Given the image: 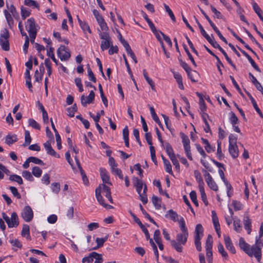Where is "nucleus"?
I'll use <instances>...</instances> for the list:
<instances>
[{
	"mask_svg": "<svg viewBox=\"0 0 263 263\" xmlns=\"http://www.w3.org/2000/svg\"><path fill=\"white\" fill-rule=\"evenodd\" d=\"M229 152L233 158H236L238 156V148L237 145L229 146Z\"/></svg>",
	"mask_w": 263,
	"mask_h": 263,
	"instance_id": "18",
	"label": "nucleus"
},
{
	"mask_svg": "<svg viewBox=\"0 0 263 263\" xmlns=\"http://www.w3.org/2000/svg\"><path fill=\"white\" fill-rule=\"evenodd\" d=\"M22 176L26 179L30 181H32L34 180L31 173L27 171H24L22 172Z\"/></svg>",
	"mask_w": 263,
	"mask_h": 263,
	"instance_id": "56",
	"label": "nucleus"
},
{
	"mask_svg": "<svg viewBox=\"0 0 263 263\" xmlns=\"http://www.w3.org/2000/svg\"><path fill=\"white\" fill-rule=\"evenodd\" d=\"M96 192V198L99 202V203L102 205L103 207L107 209H113L114 207L109 204H106L104 202V199L103 197L101 196V185H100L95 191Z\"/></svg>",
	"mask_w": 263,
	"mask_h": 263,
	"instance_id": "6",
	"label": "nucleus"
},
{
	"mask_svg": "<svg viewBox=\"0 0 263 263\" xmlns=\"http://www.w3.org/2000/svg\"><path fill=\"white\" fill-rule=\"evenodd\" d=\"M103 186V193H105V197L108 199L109 201L111 203H113V199L111 196V192H110V187L104 184H102Z\"/></svg>",
	"mask_w": 263,
	"mask_h": 263,
	"instance_id": "19",
	"label": "nucleus"
},
{
	"mask_svg": "<svg viewBox=\"0 0 263 263\" xmlns=\"http://www.w3.org/2000/svg\"><path fill=\"white\" fill-rule=\"evenodd\" d=\"M244 228L247 231L248 234H250L252 231L251 229V220L248 214L245 215L243 219Z\"/></svg>",
	"mask_w": 263,
	"mask_h": 263,
	"instance_id": "12",
	"label": "nucleus"
},
{
	"mask_svg": "<svg viewBox=\"0 0 263 263\" xmlns=\"http://www.w3.org/2000/svg\"><path fill=\"white\" fill-rule=\"evenodd\" d=\"M152 202H153V204L154 205V206H155V208L159 210L161 208V199L160 198H159L158 197H157V196H155L154 195L152 197Z\"/></svg>",
	"mask_w": 263,
	"mask_h": 263,
	"instance_id": "42",
	"label": "nucleus"
},
{
	"mask_svg": "<svg viewBox=\"0 0 263 263\" xmlns=\"http://www.w3.org/2000/svg\"><path fill=\"white\" fill-rule=\"evenodd\" d=\"M238 49L247 58L252 67L258 72H261V70L258 65L255 63L252 58L243 50L238 47Z\"/></svg>",
	"mask_w": 263,
	"mask_h": 263,
	"instance_id": "11",
	"label": "nucleus"
},
{
	"mask_svg": "<svg viewBox=\"0 0 263 263\" xmlns=\"http://www.w3.org/2000/svg\"><path fill=\"white\" fill-rule=\"evenodd\" d=\"M97 255H98L97 252H91V253H90L89 254V255L88 256L83 258V259L82 260V262L83 263H84L86 262H91L93 260V257H95V256H97Z\"/></svg>",
	"mask_w": 263,
	"mask_h": 263,
	"instance_id": "37",
	"label": "nucleus"
},
{
	"mask_svg": "<svg viewBox=\"0 0 263 263\" xmlns=\"http://www.w3.org/2000/svg\"><path fill=\"white\" fill-rule=\"evenodd\" d=\"M239 246L241 249L245 252L247 254H250L252 253L250 251V245L246 242L244 239L242 237H240L239 240Z\"/></svg>",
	"mask_w": 263,
	"mask_h": 263,
	"instance_id": "14",
	"label": "nucleus"
},
{
	"mask_svg": "<svg viewBox=\"0 0 263 263\" xmlns=\"http://www.w3.org/2000/svg\"><path fill=\"white\" fill-rule=\"evenodd\" d=\"M187 76L193 82H197L199 76V73L196 71L192 70L187 73Z\"/></svg>",
	"mask_w": 263,
	"mask_h": 263,
	"instance_id": "28",
	"label": "nucleus"
},
{
	"mask_svg": "<svg viewBox=\"0 0 263 263\" xmlns=\"http://www.w3.org/2000/svg\"><path fill=\"white\" fill-rule=\"evenodd\" d=\"M217 247L218 252L221 255L223 261L228 260L229 259L228 254L225 251L224 248L221 243L219 242Z\"/></svg>",
	"mask_w": 263,
	"mask_h": 263,
	"instance_id": "20",
	"label": "nucleus"
},
{
	"mask_svg": "<svg viewBox=\"0 0 263 263\" xmlns=\"http://www.w3.org/2000/svg\"><path fill=\"white\" fill-rule=\"evenodd\" d=\"M24 4L28 6H34L37 8H39V5L37 3L33 0H25Z\"/></svg>",
	"mask_w": 263,
	"mask_h": 263,
	"instance_id": "60",
	"label": "nucleus"
},
{
	"mask_svg": "<svg viewBox=\"0 0 263 263\" xmlns=\"http://www.w3.org/2000/svg\"><path fill=\"white\" fill-rule=\"evenodd\" d=\"M32 174L36 177H40L42 173V170L39 166H34L32 170Z\"/></svg>",
	"mask_w": 263,
	"mask_h": 263,
	"instance_id": "50",
	"label": "nucleus"
},
{
	"mask_svg": "<svg viewBox=\"0 0 263 263\" xmlns=\"http://www.w3.org/2000/svg\"><path fill=\"white\" fill-rule=\"evenodd\" d=\"M9 228L16 227L19 224L18 218L15 212H13L9 218V221L7 222Z\"/></svg>",
	"mask_w": 263,
	"mask_h": 263,
	"instance_id": "9",
	"label": "nucleus"
},
{
	"mask_svg": "<svg viewBox=\"0 0 263 263\" xmlns=\"http://www.w3.org/2000/svg\"><path fill=\"white\" fill-rule=\"evenodd\" d=\"M212 36H213L212 34ZM205 39L215 48H218L219 50H220L221 48H222L221 46L218 44V43L215 40L214 37L211 38V36L209 35Z\"/></svg>",
	"mask_w": 263,
	"mask_h": 263,
	"instance_id": "35",
	"label": "nucleus"
},
{
	"mask_svg": "<svg viewBox=\"0 0 263 263\" xmlns=\"http://www.w3.org/2000/svg\"><path fill=\"white\" fill-rule=\"evenodd\" d=\"M0 45L3 50L8 51L9 50V43L8 40L0 39Z\"/></svg>",
	"mask_w": 263,
	"mask_h": 263,
	"instance_id": "45",
	"label": "nucleus"
},
{
	"mask_svg": "<svg viewBox=\"0 0 263 263\" xmlns=\"http://www.w3.org/2000/svg\"><path fill=\"white\" fill-rule=\"evenodd\" d=\"M44 146L48 154L57 158L60 157V155L57 154L55 151L52 148L49 141H48L44 143Z\"/></svg>",
	"mask_w": 263,
	"mask_h": 263,
	"instance_id": "13",
	"label": "nucleus"
},
{
	"mask_svg": "<svg viewBox=\"0 0 263 263\" xmlns=\"http://www.w3.org/2000/svg\"><path fill=\"white\" fill-rule=\"evenodd\" d=\"M188 235V233L182 232L181 233H179L176 235V240H175L181 243L182 245H185L187 241Z\"/></svg>",
	"mask_w": 263,
	"mask_h": 263,
	"instance_id": "15",
	"label": "nucleus"
},
{
	"mask_svg": "<svg viewBox=\"0 0 263 263\" xmlns=\"http://www.w3.org/2000/svg\"><path fill=\"white\" fill-rule=\"evenodd\" d=\"M143 74L145 79L148 83V84L151 86L152 90H155V83L153 81V80L148 77V73L146 71L145 69H143Z\"/></svg>",
	"mask_w": 263,
	"mask_h": 263,
	"instance_id": "36",
	"label": "nucleus"
},
{
	"mask_svg": "<svg viewBox=\"0 0 263 263\" xmlns=\"http://www.w3.org/2000/svg\"><path fill=\"white\" fill-rule=\"evenodd\" d=\"M4 14L8 23V25L11 28L13 25V20L11 16V15L8 12L7 10H4Z\"/></svg>",
	"mask_w": 263,
	"mask_h": 263,
	"instance_id": "38",
	"label": "nucleus"
},
{
	"mask_svg": "<svg viewBox=\"0 0 263 263\" xmlns=\"http://www.w3.org/2000/svg\"><path fill=\"white\" fill-rule=\"evenodd\" d=\"M25 143L23 144V146H26L31 143V138L30 135V132L28 130H26L25 132Z\"/></svg>",
	"mask_w": 263,
	"mask_h": 263,
	"instance_id": "49",
	"label": "nucleus"
},
{
	"mask_svg": "<svg viewBox=\"0 0 263 263\" xmlns=\"http://www.w3.org/2000/svg\"><path fill=\"white\" fill-rule=\"evenodd\" d=\"M190 196L191 199L192 201V202L195 204V205L196 206H198V201L197 199V195H196V192L194 191H191L190 194Z\"/></svg>",
	"mask_w": 263,
	"mask_h": 263,
	"instance_id": "57",
	"label": "nucleus"
},
{
	"mask_svg": "<svg viewBox=\"0 0 263 263\" xmlns=\"http://www.w3.org/2000/svg\"><path fill=\"white\" fill-rule=\"evenodd\" d=\"M183 48H184V50H185V52L186 53V54H187V56H188V57H189V59L191 60V61L192 62V63H193V64L194 65V66L195 67H196V66H197L196 63V62H195V60H194V58H193V56L192 55V54H191V53L190 52V51H189V49H188V48H187V47L186 45H184H184H183Z\"/></svg>",
	"mask_w": 263,
	"mask_h": 263,
	"instance_id": "53",
	"label": "nucleus"
},
{
	"mask_svg": "<svg viewBox=\"0 0 263 263\" xmlns=\"http://www.w3.org/2000/svg\"><path fill=\"white\" fill-rule=\"evenodd\" d=\"M165 217H170V218L174 221H177L178 219V215L177 213L173 210H170L165 215Z\"/></svg>",
	"mask_w": 263,
	"mask_h": 263,
	"instance_id": "23",
	"label": "nucleus"
},
{
	"mask_svg": "<svg viewBox=\"0 0 263 263\" xmlns=\"http://www.w3.org/2000/svg\"><path fill=\"white\" fill-rule=\"evenodd\" d=\"M180 136L182 139V142L186 155L190 160H192L193 158L191 152L190 141L189 137L187 135L182 132L180 133Z\"/></svg>",
	"mask_w": 263,
	"mask_h": 263,
	"instance_id": "3",
	"label": "nucleus"
},
{
	"mask_svg": "<svg viewBox=\"0 0 263 263\" xmlns=\"http://www.w3.org/2000/svg\"><path fill=\"white\" fill-rule=\"evenodd\" d=\"M57 54L61 61H67L70 57V53L64 45H61L57 50Z\"/></svg>",
	"mask_w": 263,
	"mask_h": 263,
	"instance_id": "5",
	"label": "nucleus"
},
{
	"mask_svg": "<svg viewBox=\"0 0 263 263\" xmlns=\"http://www.w3.org/2000/svg\"><path fill=\"white\" fill-rule=\"evenodd\" d=\"M21 216L26 222L31 221L33 218V212L31 208L29 205L25 206L22 211Z\"/></svg>",
	"mask_w": 263,
	"mask_h": 263,
	"instance_id": "4",
	"label": "nucleus"
},
{
	"mask_svg": "<svg viewBox=\"0 0 263 263\" xmlns=\"http://www.w3.org/2000/svg\"><path fill=\"white\" fill-rule=\"evenodd\" d=\"M18 139L16 135H8L5 138V142L9 145H11L17 141Z\"/></svg>",
	"mask_w": 263,
	"mask_h": 263,
	"instance_id": "27",
	"label": "nucleus"
},
{
	"mask_svg": "<svg viewBox=\"0 0 263 263\" xmlns=\"http://www.w3.org/2000/svg\"><path fill=\"white\" fill-rule=\"evenodd\" d=\"M134 185L136 186V191L140 195L144 184L142 180L138 179L137 177L134 178Z\"/></svg>",
	"mask_w": 263,
	"mask_h": 263,
	"instance_id": "17",
	"label": "nucleus"
},
{
	"mask_svg": "<svg viewBox=\"0 0 263 263\" xmlns=\"http://www.w3.org/2000/svg\"><path fill=\"white\" fill-rule=\"evenodd\" d=\"M21 235L23 237H26L27 238L30 237V229L28 225H23Z\"/></svg>",
	"mask_w": 263,
	"mask_h": 263,
	"instance_id": "39",
	"label": "nucleus"
},
{
	"mask_svg": "<svg viewBox=\"0 0 263 263\" xmlns=\"http://www.w3.org/2000/svg\"><path fill=\"white\" fill-rule=\"evenodd\" d=\"M195 233V238H202L203 236V228L201 224L196 225Z\"/></svg>",
	"mask_w": 263,
	"mask_h": 263,
	"instance_id": "22",
	"label": "nucleus"
},
{
	"mask_svg": "<svg viewBox=\"0 0 263 263\" xmlns=\"http://www.w3.org/2000/svg\"><path fill=\"white\" fill-rule=\"evenodd\" d=\"M195 18V21H196V23L197 24L198 27H199V28L200 30V32L201 33V34L202 35V36L205 38L206 39L208 36H209V35L208 34L206 33V31L204 30L203 27H202V26L201 25V24L199 23V22L198 21V20L196 18V17L195 16H194Z\"/></svg>",
	"mask_w": 263,
	"mask_h": 263,
	"instance_id": "48",
	"label": "nucleus"
},
{
	"mask_svg": "<svg viewBox=\"0 0 263 263\" xmlns=\"http://www.w3.org/2000/svg\"><path fill=\"white\" fill-rule=\"evenodd\" d=\"M9 189L13 195L17 199L21 198V195L18 193L17 189L14 186H10Z\"/></svg>",
	"mask_w": 263,
	"mask_h": 263,
	"instance_id": "62",
	"label": "nucleus"
},
{
	"mask_svg": "<svg viewBox=\"0 0 263 263\" xmlns=\"http://www.w3.org/2000/svg\"><path fill=\"white\" fill-rule=\"evenodd\" d=\"M95 94L93 90L90 91L88 97H85L84 95H82L81 97V102L82 105L85 107L88 104H90L93 102L95 99Z\"/></svg>",
	"mask_w": 263,
	"mask_h": 263,
	"instance_id": "8",
	"label": "nucleus"
},
{
	"mask_svg": "<svg viewBox=\"0 0 263 263\" xmlns=\"http://www.w3.org/2000/svg\"><path fill=\"white\" fill-rule=\"evenodd\" d=\"M37 25L35 23L34 19L31 17L27 20L26 28L28 33L37 32L36 27Z\"/></svg>",
	"mask_w": 263,
	"mask_h": 263,
	"instance_id": "7",
	"label": "nucleus"
},
{
	"mask_svg": "<svg viewBox=\"0 0 263 263\" xmlns=\"http://www.w3.org/2000/svg\"><path fill=\"white\" fill-rule=\"evenodd\" d=\"M9 180L12 181L16 182L19 184H22L23 181L21 176L17 175H11L9 177Z\"/></svg>",
	"mask_w": 263,
	"mask_h": 263,
	"instance_id": "40",
	"label": "nucleus"
},
{
	"mask_svg": "<svg viewBox=\"0 0 263 263\" xmlns=\"http://www.w3.org/2000/svg\"><path fill=\"white\" fill-rule=\"evenodd\" d=\"M177 221L179 222L182 232L188 233L187 229L185 226V222L184 218L183 217H181L180 219H179Z\"/></svg>",
	"mask_w": 263,
	"mask_h": 263,
	"instance_id": "44",
	"label": "nucleus"
},
{
	"mask_svg": "<svg viewBox=\"0 0 263 263\" xmlns=\"http://www.w3.org/2000/svg\"><path fill=\"white\" fill-rule=\"evenodd\" d=\"M164 7L165 8V11L167 12V13L168 14L169 16L171 18L172 20L174 22H176V18H175V15H174V13H173V11L171 10V9L169 7V6L168 5H167L166 4H164Z\"/></svg>",
	"mask_w": 263,
	"mask_h": 263,
	"instance_id": "54",
	"label": "nucleus"
},
{
	"mask_svg": "<svg viewBox=\"0 0 263 263\" xmlns=\"http://www.w3.org/2000/svg\"><path fill=\"white\" fill-rule=\"evenodd\" d=\"M165 148L167 154L168 155L170 159L176 157V155L174 152L172 146L168 142L165 143Z\"/></svg>",
	"mask_w": 263,
	"mask_h": 263,
	"instance_id": "25",
	"label": "nucleus"
},
{
	"mask_svg": "<svg viewBox=\"0 0 263 263\" xmlns=\"http://www.w3.org/2000/svg\"><path fill=\"white\" fill-rule=\"evenodd\" d=\"M28 160L30 161L31 162H33L35 164H38L42 165H44V163L42 160L35 157H30L28 158Z\"/></svg>",
	"mask_w": 263,
	"mask_h": 263,
	"instance_id": "61",
	"label": "nucleus"
},
{
	"mask_svg": "<svg viewBox=\"0 0 263 263\" xmlns=\"http://www.w3.org/2000/svg\"><path fill=\"white\" fill-rule=\"evenodd\" d=\"M99 36L102 40L101 43V49L102 51H104L109 48L110 45L112 44L111 38L109 33L107 32H101L99 31Z\"/></svg>",
	"mask_w": 263,
	"mask_h": 263,
	"instance_id": "2",
	"label": "nucleus"
},
{
	"mask_svg": "<svg viewBox=\"0 0 263 263\" xmlns=\"http://www.w3.org/2000/svg\"><path fill=\"white\" fill-rule=\"evenodd\" d=\"M129 130L128 127L126 126L123 129V136L125 142V145L126 147H129Z\"/></svg>",
	"mask_w": 263,
	"mask_h": 263,
	"instance_id": "30",
	"label": "nucleus"
},
{
	"mask_svg": "<svg viewBox=\"0 0 263 263\" xmlns=\"http://www.w3.org/2000/svg\"><path fill=\"white\" fill-rule=\"evenodd\" d=\"M77 111V106L76 104H74L72 107L67 109V115L70 117L74 116V113Z\"/></svg>",
	"mask_w": 263,
	"mask_h": 263,
	"instance_id": "43",
	"label": "nucleus"
},
{
	"mask_svg": "<svg viewBox=\"0 0 263 263\" xmlns=\"http://www.w3.org/2000/svg\"><path fill=\"white\" fill-rule=\"evenodd\" d=\"M135 221L139 225V226L142 229V231L143 232L145 235L146 239L148 240V239L149 238V234L147 229L142 224V223L141 222L139 218L136 219V220Z\"/></svg>",
	"mask_w": 263,
	"mask_h": 263,
	"instance_id": "33",
	"label": "nucleus"
},
{
	"mask_svg": "<svg viewBox=\"0 0 263 263\" xmlns=\"http://www.w3.org/2000/svg\"><path fill=\"white\" fill-rule=\"evenodd\" d=\"M199 191L201 194V196L202 201H203L204 204L206 205H207L208 204V202L207 198H206V194L204 191V187H200V188H199Z\"/></svg>",
	"mask_w": 263,
	"mask_h": 263,
	"instance_id": "55",
	"label": "nucleus"
},
{
	"mask_svg": "<svg viewBox=\"0 0 263 263\" xmlns=\"http://www.w3.org/2000/svg\"><path fill=\"white\" fill-rule=\"evenodd\" d=\"M201 140L202 143L205 145L204 148L208 153H211L212 151H214V149L211 147L207 139L202 138Z\"/></svg>",
	"mask_w": 263,
	"mask_h": 263,
	"instance_id": "46",
	"label": "nucleus"
},
{
	"mask_svg": "<svg viewBox=\"0 0 263 263\" xmlns=\"http://www.w3.org/2000/svg\"><path fill=\"white\" fill-rule=\"evenodd\" d=\"M213 238L211 235H209L205 243V249L206 250H212Z\"/></svg>",
	"mask_w": 263,
	"mask_h": 263,
	"instance_id": "41",
	"label": "nucleus"
},
{
	"mask_svg": "<svg viewBox=\"0 0 263 263\" xmlns=\"http://www.w3.org/2000/svg\"><path fill=\"white\" fill-rule=\"evenodd\" d=\"M232 205L233 206L235 211L240 210L242 208V204L240 203V202L237 200H233Z\"/></svg>",
	"mask_w": 263,
	"mask_h": 263,
	"instance_id": "64",
	"label": "nucleus"
},
{
	"mask_svg": "<svg viewBox=\"0 0 263 263\" xmlns=\"http://www.w3.org/2000/svg\"><path fill=\"white\" fill-rule=\"evenodd\" d=\"M205 181L210 189L214 191H217L218 190V185L213 179L212 177L209 179H206Z\"/></svg>",
	"mask_w": 263,
	"mask_h": 263,
	"instance_id": "26",
	"label": "nucleus"
},
{
	"mask_svg": "<svg viewBox=\"0 0 263 263\" xmlns=\"http://www.w3.org/2000/svg\"><path fill=\"white\" fill-rule=\"evenodd\" d=\"M224 241L226 248L232 253L235 254L236 250L230 237L229 236L224 235Z\"/></svg>",
	"mask_w": 263,
	"mask_h": 263,
	"instance_id": "10",
	"label": "nucleus"
},
{
	"mask_svg": "<svg viewBox=\"0 0 263 263\" xmlns=\"http://www.w3.org/2000/svg\"><path fill=\"white\" fill-rule=\"evenodd\" d=\"M147 190V186L145 184H144L143 192L141 193L139 196L140 199L143 202V204L146 203L148 201L146 195Z\"/></svg>",
	"mask_w": 263,
	"mask_h": 263,
	"instance_id": "32",
	"label": "nucleus"
},
{
	"mask_svg": "<svg viewBox=\"0 0 263 263\" xmlns=\"http://www.w3.org/2000/svg\"><path fill=\"white\" fill-rule=\"evenodd\" d=\"M171 244L172 247L178 252L180 253L182 252V244H181V243L176 241L175 240H171Z\"/></svg>",
	"mask_w": 263,
	"mask_h": 263,
	"instance_id": "29",
	"label": "nucleus"
},
{
	"mask_svg": "<svg viewBox=\"0 0 263 263\" xmlns=\"http://www.w3.org/2000/svg\"><path fill=\"white\" fill-rule=\"evenodd\" d=\"M194 173L195 177L198 183L199 188L204 187V183L200 173L197 170L194 171Z\"/></svg>",
	"mask_w": 263,
	"mask_h": 263,
	"instance_id": "21",
	"label": "nucleus"
},
{
	"mask_svg": "<svg viewBox=\"0 0 263 263\" xmlns=\"http://www.w3.org/2000/svg\"><path fill=\"white\" fill-rule=\"evenodd\" d=\"M30 14V12L27 9L22 7H21V16L23 20H25L27 17L29 16Z\"/></svg>",
	"mask_w": 263,
	"mask_h": 263,
	"instance_id": "63",
	"label": "nucleus"
},
{
	"mask_svg": "<svg viewBox=\"0 0 263 263\" xmlns=\"http://www.w3.org/2000/svg\"><path fill=\"white\" fill-rule=\"evenodd\" d=\"M28 124L29 126H31L32 128L40 130L41 129V126L39 123H37L34 119H29L28 120Z\"/></svg>",
	"mask_w": 263,
	"mask_h": 263,
	"instance_id": "51",
	"label": "nucleus"
},
{
	"mask_svg": "<svg viewBox=\"0 0 263 263\" xmlns=\"http://www.w3.org/2000/svg\"><path fill=\"white\" fill-rule=\"evenodd\" d=\"M155 182H156L154 183V184L158 188L160 194H164L167 198H169L170 196L168 194L166 191H163V189H162L161 187L160 181L159 180H158L157 181H155Z\"/></svg>",
	"mask_w": 263,
	"mask_h": 263,
	"instance_id": "47",
	"label": "nucleus"
},
{
	"mask_svg": "<svg viewBox=\"0 0 263 263\" xmlns=\"http://www.w3.org/2000/svg\"><path fill=\"white\" fill-rule=\"evenodd\" d=\"M149 110H150L151 114L152 116L153 120L156 122V123H157L159 125V126L161 128L163 129V125H162V123H161L157 114H156L155 110L154 107L152 106H150Z\"/></svg>",
	"mask_w": 263,
	"mask_h": 263,
	"instance_id": "24",
	"label": "nucleus"
},
{
	"mask_svg": "<svg viewBox=\"0 0 263 263\" xmlns=\"http://www.w3.org/2000/svg\"><path fill=\"white\" fill-rule=\"evenodd\" d=\"M139 206L140 210L141 211L142 214L144 215L145 217L147 218L149 221L155 225H156L157 227H158V225L157 223L155 221V220L150 216V215L146 212V211L144 209L142 205L140 203Z\"/></svg>",
	"mask_w": 263,
	"mask_h": 263,
	"instance_id": "34",
	"label": "nucleus"
},
{
	"mask_svg": "<svg viewBox=\"0 0 263 263\" xmlns=\"http://www.w3.org/2000/svg\"><path fill=\"white\" fill-rule=\"evenodd\" d=\"M263 247V242H262L261 239L259 238H256L255 243L253 245L251 249H250V251L252 253L250 254H248L250 256H252L253 255L257 258V260L259 261L261 258V248Z\"/></svg>",
	"mask_w": 263,
	"mask_h": 263,
	"instance_id": "1",
	"label": "nucleus"
},
{
	"mask_svg": "<svg viewBox=\"0 0 263 263\" xmlns=\"http://www.w3.org/2000/svg\"><path fill=\"white\" fill-rule=\"evenodd\" d=\"M150 149V152H151V159L153 161V162L157 165V161L156 159V154H155V147L154 146H149Z\"/></svg>",
	"mask_w": 263,
	"mask_h": 263,
	"instance_id": "58",
	"label": "nucleus"
},
{
	"mask_svg": "<svg viewBox=\"0 0 263 263\" xmlns=\"http://www.w3.org/2000/svg\"><path fill=\"white\" fill-rule=\"evenodd\" d=\"M162 116L163 117L164 120V122L167 128L169 129L171 133H172L174 130V129L171 128V121L170 120L169 117L163 114L162 115Z\"/></svg>",
	"mask_w": 263,
	"mask_h": 263,
	"instance_id": "52",
	"label": "nucleus"
},
{
	"mask_svg": "<svg viewBox=\"0 0 263 263\" xmlns=\"http://www.w3.org/2000/svg\"><path fill=\"white\" fill-rule=\"evenodd\" d=\"M100 173L103 182L105 183L111 184V182H110L108 172L106 169L104 168H100Z\"/></svg>",
	"mask_w": 263,
	"mask_h": 263,
	"instance_id": "16",
	"label": "nucleus"
},
{
	"mask_svg": "<svg viewBox=\"0 0 263 263\" xmlns=\"http://www.w3.org/2000/svg\"><path fill=\"white\" fill-rule=\"evenodd\" d=\"M174 77L176 79L177 83L178 84L179 88L182 90L184 89L181 74L178 72H174Z\"/></svg>",
	"mask_w": 263,
	"mask_h": 263,
	"instance_id": "31",
	"label": "nucleus"
},
{
	"mask_svg": "<svg viewBox=\"0 0 263 263\" xmlns=\"http://www.w3.org/2000/svg\"><path fill=\"white\" fill-rule=\"evenodd\" d=\"M51 188L53 193L58 194L60 190V183L57 182L52 183L51 185Z\"/></svg>",
	"mask_w": 263,
	"mask_h": 263,
	"instance_id": "59",
	"label": "nucleus"
}]
</instances>
